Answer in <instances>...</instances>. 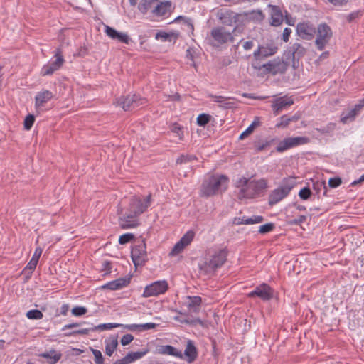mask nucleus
I'll return each instance as SVG.
<instances>
[{"instance_id": "f257e3e1", "label": "nucleus", "mask_w": 364, "mask_h": 364, "mask_svg": "<svg viewBox=\"0 0 364 364\" xmlns=\"http://www.w3.org/2000/svg\"><path fill=\"white\" fill-rule=\"evenodd\" d=\"M237 190V198L240 200L253 199L259 196L268 188V181L265 178L251 180L245 177H240L235 182Z\"/></svg>"}, {"instance_id": "f03ea898", "label": "nucleus", "mask_w": 364, "mask_h": 364, "mask_svg": "<svg viewBox=\"0 0 364 364\" xmlns=\"http://www.w3.org/2000/svg\"><path fill=\"white\" fill-rule=\"evenodd\" d=\"M228 178L225 175L210 176L203 181L200 195L203 197H210L220 194L228 188Z\"/></svg>"}, {"instance_id": "7ed1b4c3", "label": "nucleus", "mask_w": 364, "mask_h": 364, "mask_svg": "<svg viewBox=\"0 0 364 364\" xmlns=\"http://www.w3.org/2000/svg\"><path fill=\"white\" fill-rule=\"evenodd\" d=\"M226 259L227 252L225 250L216 252L198 264L200 272L205 275H210L221 267Z\"/></svg>"}, {"instance_id": "20e7f679", "label": "nucleus", "mask_w": 364, "mask_h": 364, "mask_svg": "<svg viewBox=\"0 0 364 364\" xmlns=\"http://www.w3.org/2000/svg\"><path fill=\"white\" fill-rule=\"evenodd\" d=\"M295 178L287 177L282 179L278 188L273 190L269 196V204L275 205L285 198L296 186Z\"/></svg>"}, {"instance_id": "39448f33", "label": "nucleus", "mask_w": 364, "mask_h": 364, "mask_svg": "<svg viewBox=\"0 0 364 364\" xmlns=\"http://www.w3.org/2000/svg\"><path fill=\"white\" fill-rule=\"evenodd\" d=\"M315 45L318 50H323L329 43L333 31L326 23H319L316 30Z\"/></svg>"}, {"instance_id": "423d86ee", "label": "nucleus", "mask_w": 364, "mask_h": 364, "mask_svg": "<svg viewBox=\"0 0 364 364\" xmlns=\"http://www.w3.org/2000/svg\"><path fill=\"white\" fill-rule=\"evenodd\" d=\"M235 28L232 30L228 29L225 26L215 27L211 30L210 37L213 39V45L219 46L228 42H232L233 32Z\"/></svg>"}, {"instance_id": "0eeeda50", "label": "nucleus", "mask_w": 364, "mask_h": 364, "mask_svg": "<svg viewBox=\"0 0 364 364\" xmlns=\"http://www.w3.org/2000/svg\"><path fill=\"white\" fill-rule=\"evenodd\" d=\"M151 205V195L141 199L137 196H133L130 199L127 212L139 216L145 212Z\"/></svg>"}, {"instance_id": "6e6552de", "label": "nucleus", "mask_w": 364, "mask_h": 364, "mask_svg": "<svg viewBox=\"0 0 364 364\" xmlns=\"http://www.w3.org/2000/svg\"><path fill=\"white\" fill-rule=\"evenodd\" d=\"M146 100L145 98L141 97L139 95H129L125 97L119 98L117 103L122 107L124 111H129L144 105Z\"/></svg>"}, {"instance_id": "1a4fd4ad", "label": "nucleus", "mask_w": 364, "mask_h": 364, "mask_svg": "<svg viewBox=\"0 0 364 364\" xmlns=\"http://www.w3.org/2000/svg\"><path fill=\"white\" fill-rule=\"evenodd\" d=\"M55 60H50L49 63L43 66L41 71V75H50L62 67L65 60L62 51L60 48L56 50L55 53Z\"/></svg>"}, {"instance_id": "9d476101", "label": "nucleus", "mask_w": 364, "mask_h": 364, "mask_svg": "<svg viewBox=\"0 0 364 364\" xmlns=\"http://www.w3.org/2000/svg\"><path fill=\"white\" fill-rule=\"evenodd\" d=\"M309 141V138L305 136L287 137L279 142L276 150L278 152H283L287 149L306 144Z\"/></svg>"}, {"instance_id": "9b49d317", "label": "nucleus", "mask_w": 364, "mask_h": 364, "mask_svg": "<svg viewBox=\"0 0 364 364\" xmlns=\"http://www.w3.org/2000/svg\"><path fill=\"white\" fill-rule=\"evenodd\" d=\"M168 288V284L166 280H160L147 285L143 292V296L145 298L156 296L165 293Z\"/></svg>"}, {"instance_id": "f8f14e48", "label": "nucleus", "mask_w": 364, "mask_h": 364, "mask_svg": "<svg viewBox=\"0 0 364 364\" xmlns=\"http://www.w3.org/2000/svg\"><path fill=\"white\" fill-rule=\"evenodd\" d=\"M132 259L136 266L142 265L147 261L146 246L144 240L132 248Z\"/></svg>"}, {"instance_id": "ddd939ff", "label": "nucleus", "mask_w": 364, "mask_h": 364, "mask_svg": "<svg viewBox=\"0 0 364 364\" xmlns=\"http://www.w3.org/2000/svg\"><path fill=\"white\" fill-rule=\"evenodd\" d=\"M274 291L267 284L263 283L255 288L247 296L250 298L259 297L263 301H269L273 297Z\"/></svg>"}, {"instance_id": "4468645a", "label": "nucleus", "mask_w": 364, "mask_h": 364, "mask_svg": "<svg viewBox=\"0 0 364 364\" xmlns=\"http://www.w3.org/2000/svg\"><path fill=\"white\" fill-rule=\"evenodd\" d=\"M316 28L310 22H302L297 24L296 33L301 38L310 41L314 38Z\"/></svg>"}, {"instance_id": "2eb2a0df", "label": "nucleus", "mask_w": 364, "mask_h": 364, "mask_svg": "<svg viewBox=\"0 0 364 364\" xmlns=\"http://www.w3.org/2000/svg\"><path fill=\"white\" fill-rule=\"evenodd\" d=\"M195 233L192 230L188 231L181 238V240L174 245L171 252H170L171 255H177L183 250L184 248L191 244L192 240H193Z\"/></svg>"}, {"instance_id": "dca6fc26", "label": "nucleus", "mask_w": 364, "mask_h": 364, "mask_svg": "<svg viewBox=\"0 0 364 364\" xmlns=\"http://www.w3.org/2000/svg\"><path fill=\"white\" fill-rule=\"evenodd\" d=\"M364 107V99L356 104L354 107L348 112H343L341 114V121L343 124H347L355 120L356 116L361 112Z\"/></svg>"}, {"instance_id": "f3484780", "label": "nucleus", "mask_w": 364, "mask_h": 364, "mask_svg": "<svg viewBox=\"0 0 364 364\" xmlns=\"http://www.w3.org/2000/svg\"><path fill=\"white\" fill-rule=\"evenodd\" d=\"M53 93L47 90H43L38 92L35 97V107L37 111H43L44 105L53 98Z\"/></svg>"}, {"instance_id": "a211bd4d", "label": "nucleus", "mask_w": 364, "mask_h": 364, "mask_svg": "<svg viewBox=\"0 0 364 364\" xmlns=\"http://www.w3.org/2000/svg\"><path fill=\"white\" fill-rule=\"evenodd\" d=\"M119 226L122 229L134 228L139 225L138 216L127 212V213L119 219Z\"/></svg>"}, {"instance_id": "6ab92c4d", "label": "nucleus", "mask_w": 364, "mask_h": 364, "mask_svg": "<svg viewBox=\"0 0 364 364\" xmlns=\"http://www.w3.org/2000/svg\"><path fill=\"white\" fill-rule=\"evenodd\" d=\"M262 67L269 73L274 75L284 73L287 70V64L279 60H274L265 63Z\"/></svg>"}, {"instance_id": "aec40b11", "label": "nucleus", "mask_w": 364, "mask_h": 364, "mask_svg": "<svg viewBox=\"0 0 364 364\" xmlns=\"http://www.w3.org/2000/svg\"><path fill=\"white\" fill-rule=\"evenodd\" d=\"M294 104V100L290 97H281L272 102V107L275 114Z\"/></svg>"}, {"instance_id": "412c9836", "label": "nucleus", "mask_w": 364, "mask_h": 364, "mask_svg": "<svg viewBox=\"0 0 364 364\" xmlns=\"http://www.w3.org/2000/svg\"><path fill=\"white\" fill-rule=\"evenodd\" d=\"M105 33L112 39L117 40L119 42L129 44L130 41V38L127 33L118 32L108 26H105Z\"/></svg>"}, {"instance_id": "4be33fe9", "label": "nucleus", "mask_w": 364, "mask_h": 364, "mask_svg": "<svg viewBox=\"0 0 364 364\" xmlns=\"http://www.w3.org/2000/svg\"><path fill=\"white\" fill-rule=\"evenodd\" d=\"M288 53L291 56L294 65L295 61L299 60L306 53V48L300 43H294L289 49Z\"/></svg>"}, {"instance_id": "5701e85b", "label": "nucleus", "mask_w": 364, "mask_h": 364, "mask_svg": "<svg viewBox=\"0 0 364 364\" xmlns=\"http://www.w3.org/2000/svg\"><path fill=\"white\" fill-rule=\"evenodd\" d=\"M202 303L201 297L198 296H188L186 298V305L188 310L193 313H198Z\"/></svg>"}, {"instance_id": "b1692460", "label": "nucleus", "mask_w": 364, "mask_h": 364, "mask_svg": "<svg viewBox=\"0 0 364 364\" xmlns=\"http://www.w3.org/2000/svg\"><path fill=\"white\" fill-rule=\"evenodd\" d=\"M271 25L278 26L283 22V15L279 6L269 4Z\"/></svg>"}, {"instance_id": "393cba45", "label": "nucleus", "mask_w": 364, "mask_h": 364, "mask_svg": "<svg viewBox=\"0 0 364 364\" xmlns=\"http://www.w3.org/2000/svg\"><path fill=\"white\" fill-rule=\"evenodd\" d=\"M277 47L274 45H267L265 46H259L257 50L254 52V56L256 58L261 57H268L276 53Z\"/></svg>"}, {"instance_id": "a878e982", "label": "nucleus", "mask_w": 364, "mask_h": 364, "mask_svg": "<svg viewBox=\"0 0 364 364\" xmlns=\"http://www.w3.org/2000/svg\"><path fill=\"white\" fill-rule=\"evenodd\" d=\"M130 282L129 278H119L112 282L105 284L102 287L109 289L110 290L120 289L124 287H127Z\"/></svg>"}, {"instance_id": "bb28decb", "label": "nucleus", "mask_w": 364, "mask_h": 364, "mask_svg": "<svg viewBox=\"0 0 364 364\" xmlns=\"http://www.w3.org/2000/svg\"><path fill=\"white\" fill-rule=\"evenodd\" d=\"M171 3L169 1H165L157 4L152 9V13L157 16H162L166 15L171 11Z\"/></svg>"}, {"instance_id": "cd10ccee", "label": "nucleus", "mask_w": 364, "mask_h": 364, "mask_svg": "<svg viewBox=\"0 0 364 364\" xmlns=\"http://www.w3.org/2000/svg\"><path fill=\"white\" fill-rule=\"evenodd\" d=\"M184 355L187 358V361L191 363H193L198 356V351L191 340H188L184 350Z\"/></svg>"}, {"instance_id": "c85d7f7f", "label": "nucleus", "mask_w": 364, "mask_h": 364, "mask_svg": "<svg viewBox=\"0 0 364 364\" xmlns=\"http://www.w3.org/2000/svg\"><path fill=\"white\" fill-rule=\"evenodd\" d=\"M264 220V218L261 215H254L250 218H246L245 217L242 218H235L233 220V223L235 225H251V224H256V223H260Z\"/></svg>"}, {"instance_id": "c756f323", "label": "nucleus", "mask_w": 364, "mask_h": 364, "mask_svg": "<svg viewBox=\"0 0 364 364\" xmlns=\"http://www.w3.org/2000/svg\"><path fill=\"white\" fill-rule=\"evenodd\" d=\"M105 344L106 355L112 356L118 346L117 336H113L105 339Z\"/></svg>"}, {"instance_id": "7c9ffc66", "label": "nucleus", "mask_w": 364, "mask_h": 364, "mask_svg": "<svg viewBox=\"0 0 364 364\" xmlns=\"http://www.w3.org/2000/svg\"><path fill=\"white\" fill-rule=\"evenodd\" d=\"M158 350L160 354L172 355L181 359L183 358L181 351L170 345L161 346Z\"/></svg>"}, {"instance_id": "2f4dec72", "label": "nucleus", "mask_w": 364, "mask_h": 364, "mask_svg": "<svg viewBox=\"0 0 364 364\" xmlns=\"http://www.w3.org/2000/svg\"><path fill=\"white\" fill-rule=\"evenodd\" d=\"M156 326L154 323H146L144 324H128L124 326V328L131 331H144L153 329Z\"/></svg>"}, {"instance_id": "473e14b6", "label": "nucleus", "mask_w": 364, "mask_h": 364, "mask_svg": "<svg viewBox=\"0 0 364 364\" xmlns=\"http://www.w3.org/2000/svg\"><path fill=\"white\" fill-rule=\"evenodd\" d=\"M210 97L215 102L219 103L223 108L228 109L232 107L233 103L228 102L230 100L229 97L210 95Z\"/></svg>"}, {"instance_id": "72a5a7b5", "label": "nucleus", "mask_w": 364, "mask_h": 364, "mask_svg": "<svg viewBox=\"0 0 364 364\" xmlns=\"http://www.w3.org/2000/svg\"><path fill=\"white\" fill-rule=\"evenodd\" d=\"M157 0H141L139 4V9L143 14H146L149 10L153 9Z\"/></svg>"}, {"instance_id": "f704fd0d", "label": "nucleus", "mask_w": 364, "mask_h": 364, "mask_svg": "<svg viewBox=\"0 0 364 364\" xmlns=\"http://www.w3.org/2000/svg\"><path fill=\"white\" fill-rule=\"evenodd\" d=\"M148 352H149L148 350H145L139 351V352H130L127 354V356L128 358V362L129 363H132L137 360H139L142 357H144Z\"/></svg>"}, {"instance_id": "c9c22d12", "label": "nucleus", "mask_w": 364, "mask_h": 364, "mask_svg": "<svg viewBox=\"0 0 364 364\" xmlns=\"http://www.w3.org/2000/svg\"><path fill=\"white\" fill-rule=\"evenodd\" d=\"M176 36L173 33H166V32H163V31L156 33V34L155 36V38L156 40H161L164 42H166V41L171 42L172 41V39L176 38Z\"/></svg>"}, {"instance_id": "e433bc0d", "label": "nucleus", "mask_w": 364, "mask_h": 364, "mask_svg": "<svg viewBox=\"0 0 364 364\" xmlns=\"http://www.w3.org/2000/svg\"><path fill=\"white\" fill-rule=\"evenodd\" d=\"M124 326L125 325L119 324V323H109L100 324L97 326H94V327H92V329H93V331H97V330L105 331V330H111L114 328H117V327H119V326H122L124 328Z\"/></svg>"}, {"instance_id": "4c0bfd02", "label": "nucleus", "mask_w": 364, "mask_h": 364, "mask_svg": "<svg viewBox=\"0 0 364 364\" xmlns=\"http://www.w3.org/2000/svg\"><path fill=\"white\" fill-rule=\"evenodd\" d=\"M90 331H93L92 327L87 328H81L77 330H74L73 331L66 333L65 335L66 336H75L77 335H88Z\"/></svg>"}, {"instance_id": "58836bf2", "label": "nucleus", "mask_w": 364, "mask_h": 364, "mask_svg": "<svg viewBox=\"0 0 364 364\" xmlns=\"http://www.w3.org/2000/svg\"><path fill=\"white\" fill-rule=\"evenodd\" d=\"M26 316L29 319H41L43 317V313L38 309H32L26 313Z\"/></svg>"}, {"instance_id": "ea45409f", "label": "nucleus", "mask_w": 364, "mask_h": 364, "mask_svg": "<svg viewBox=\"0 0 364 364\" xmlns=\"http://www.w3.org/2000/svg\"><path fill=\"white\" fill-rule=\"evenodd\" d=\"M171 131L178 136L179 139H183V127L178 123H174L171 127Z\"/></svg>"}, {"instance_id": "a19ab883", "label": "nucleus", "mask_w": 364, "mask_h": 364, "mask_svg": "<svg viewBox=\"0 0 364 364\" xmlns=\"http://www.w3.org/2000/svg\"><path fill=\"white\" fill-rule=\"evenodd\" d=\"M336 127V124L333 123H329L325 127L321 128H316V130L320 132L321 134H331L332 133Z\"/></svg>"}, {"instance_id": "79ce46f5", "label": "nucleus", "mask_w": 364, "mask_h": 364, "mask_svg": "<svg viewBox=\"0 0 364 364\" xmlns=\"http://www.w3.org/2000/svg\"><path fill=\"white\" fill-rule=\"evenodd\" d=\"M210 116L209 114H200L197 117V124L199 126L203 127V126H205L210 122Z\"/></svg>"}, {"instance_id": "37998d69", "label": "nucleus", "mask_w": 364, "mask_h": 364, "mask_svg": "<svg viewBox=\"0 0 364 364\" xmlns=\"http://www.w3.org/2000/svg\"><path fill=\"white\" fill-rule=\"evenodd\" d=\"M274 228V224L269 223L262 225H260L259 228V232L260 234H266L269 232H272Z\"/></svg>"}, {"instance_id": "c03bdc74", "label": "nucleus", "mask_w": 364, "mask_h": 364, "mask_svg": "<svg viewBox=\"0 0 364 364\" xmlns=\"http://www.w3.org/2000/svg\"><path fill=\"white\" fill-rule=\"evenodd\" d=\"M91 351L95 357V364H104V358L101 351L97 349L91 348Z\"/></svg>"}, {"instance_id": "a18cd8bd", "label": "nucleus", "mask_w": 364, "mask_h": 364, "mask_svg": "<svg viewBox=\"0 0 364 364\" xmlns=\"http://www.w3.org/2000/svg\"><path fill=\"white\" fill-rule=\"evenodd\" d=\"M194 159H196V158L193 155H181L177 159L176 163L178 164H186Z\"/></svg>"}, {"instance_id": "49530a36", "label": "nucleus", "mask_w": 364, "mask_h": 364, "mask_svg": "<svg viewBox=\"0 0 364 364\" xmlns=\"http://www.w3.org/2000/svg\"><path fill=\"white\" fill-rule=\"evenodd\" d=\"M134 237V235L132 233H126L121 235L119 238V242L121 245H124L129 242Z\"/></svg>"}, {"instance_id": "de8ad7c7", "label": "nucleus", "mask_w": 364, "mask_h": 364, "mask_svg": "<svg viewBox=\"0 0 364 364\" xmlns=\"http://www.w3.org/2000/svg\"><path fill=\"white\" fill-rule=\"evenodd\" d=\"M43 358H47V359H53V363H57L61 357L60 354H56L54 352L53 353H45L41 355Z\"/></svg>"}, {"instance_id": "09e8293b", "label": "nucleus", "mask_w": 364, "mask_h": 364, "mask_svg": "<svg viewBox=\"0 0 364 364\" xmlns=\"http://www.w3.org/2000/svg\"><path fill=\"white\" fill-rule=\"evenodd\" d=\"M87 312V309L83 306H75L72 309L73 315L75 316H80L85 314Z\"/></svg>"}, {"instance_id": "8fccbe9b", "label": "nucleus", "mask_w": 364, "mask_h": 364, "mask_svg": "<svg viewBox=\"0 0 364 364\" xmlns=\"http://www.w3.org/2000/svg\"><path fill=\"white\" fill-rule=\"evenodd\" d=\"M279 122L277 124V127H287L291 122L287 115H283L279 119Z\"/></svg>"}, {"instance_id": "3c124183", "label": "nucleus", "mask_w": 364, "mask_h": 364, "mask_svg": "<svg viewBox=\"0 0 364 364\" xmlns=\"http://www.w3.org/2000/svg\"><path fill=\"white\" fill-rule=\"evenodd\" d=\"M311 195V191L309 188H304L300 190L299 196L302 200H307Z\"/></svg>"}, {"instance_id": "603ef678", "label": "nucleus", "mask_w": 364, "mask_h": 364, "mask_svg": "<svg viewBox=\"0 0 364 364\" xmlns=\"http://www.w3.org/2000/svg\"><path fill=\"white\" fill-rule=\"evenodd\" d=\"M34 117L31 114L28 115L24 120V128L29 130L34 123Z\"/></svg>"}, {"instance_id": "864d4df0", "label": "nucleus", "mask_w": 364, "mask_h": 364, "mask_svg": "<svg viewBox=\"0 0 364 364\" xmlns=\"http://www.w3.org/2000/svg\"><path fill=\"white\" fill-rule=\"evenodd\" d=\"M341 178L339 177L331 178L328 181L329 186L333 188L338 187L341 184Z\"/></svg>"}, {"instance_id": "5fc2aeb1", "label": "nucleus", "mask_w": 364, "mask_h": 364, "mask_svg": "<svg viewBox=\"0 0 364 364\" xmlns=\"http://www.w3.org/2000/svg\"><path fill=\"white\" fill-rule=\"evenodd\" d=\"M134 340V336L132 334L124 335L121 338V344L122 346H127L129 344Z\"/></svg>"}, {"instance_id": "6e6d98bb", "label": "nucleus", "mask_w": 364, "mask_h": 364, "mask_svg": "<svg viewBox=\"0 0 364 364\" xmlns=\"http://www.w3.org/2000/svg\"><path fill=\"white\" fill-rule=\"evenodd\" d=\"M102 270L105 272V274H107L111 272L112 265L108 261H104L102 265Z\"/></svg>"}, {"instance_id": "4d7b16f0", "label": "nucleus", "mask_w": 364, "mask_h": 364, "mask_svg": "<svg viewBox=\"0 0 364 364\" xmlns=\"http://www.w3.org/2000/svg\"><path fill=\"white\" fill-rule=\"evenodd\" d=\"M42 252H43V250L41 247H36L35 250V252L31 257V259H33V260L34 259V261L38 262L39 260V258L42 254Z\"/></svg>"}, {"instance_id": "13d9d810", "label": "nucleus", "mask_w": 364, "mask_h": 364, "mask_svg": "<svg viewBox=\"0 0 364 364\" xmlns=\"http://www.w3.org/2000/svg\"><path fill=\"white\" fill-rule=\"evenodd\" d=\"M253 126H249L240 135L239 139H244L245 137H247L249 134H250L252 132Z\"/></svg>"}, {"instance_id": "bf43d9fd", "label": "nucleus", "mask_w": 364, "mask_h": 364, "mask_svg": "<svg viewBox=\"0 0 364 364\" xmlns=\"http://www.w3.org/2000/svg\"><path fill=\"white\" fill-rule=\"evenodd\" d=\"M291 33V29L289 28H285L283 34H282V39L284 42H287L289 39V36Z\"/></svg>"}, {"instance_id": "052dcab7", "label": "nucleus", "mask_w": 364, "mask_h": 364, "mask_svg": "<svg viewBox=\"0 0 364 364\" xmlns=\"http://www.w3.org/2000/svg\"><path fill=\"white\" fill-rule=\"evenodd\" d=\"M82 323H77V322H75V323H69V324H67V325H65L63 328H62V331H65L67 329H71V328H76V327H79L82 325Z\"/></svg>"}, {"instance_id": "680f3d73", "label": "nucleus", "mask_w": 364, "mask_h": 364, "mask_svg": "<svg viewBox=\"0 0 364 364\" xmlns=\"http://www.w3.org/2000/svg\"><path fill=\"white\" fill-rule=\"evenodd\" d=\"M37 264V262L34 261V259L33 260L31 259V260L26 267V269H29L31 272H33L36 269Z\"/></svg>"}, {"instance_id": "e2e57ef3", "label": "nucleus", "mask_w": 364, "mask_h": 364, "mask_svg": "<svg viewBox=\"0 0 364 364\" xmlns=\"http://www.w3.org/2000/svg\"><path fill=\"white\" fill-rule=\"evenodd\" d=\"M253 46H254L253 42L252 41H245L243 43L242 47L245 50H250L252 48Z\"/></svg>"}, {"instance_id": "0e129e2a", "label": "nucleus", "mask_w": 364, "mask_h": 364, "mask_svg": "<svg viewBox=\"0 0 364 364\" xmlns=\"http://www.w3.org/2000/svg\"><path fill=\"white\" fill-rule=\"evenodd\" d=\"M306 216L300 215L297 219H295L293 221V223L296 224V225H299L301 223H304L306 221Z\"/></svg>"}, {"instance_id": "69168bd1", "label": "nucleus", "mask_w": 364, "mask_h": 364, "mask_svg": "<svg viewBox=\"0 0 364 364\" xmlns=\"http://www.w3.org/2000/svg\"><path fill=\"white\" fill-rule=\"evenodd\" d=\"M359 16H360L359 11L353 12L348 16V20L349 21H352L355 20L356 18H358Z\"/></svg>"}, {"instance_id": "338daca9", "label": "nucleus", "mask_w": 364, "mask_h": 364, "mask_svg": "<svg viewBox=\"0 0 364 364\" xmlns=\"http://www.w3.org/2000/svg\"><path fill=\"white\" fill-rule=\"evenodd\" d=\"M113 364H129L127 356H124L122 359L117 360Z\"/></svg>"}, {"instance_id": "774afa93", "label": "nucleus", "mask_w": 364, "mask_h": 364, "mask_svg": "<svg viewBox=\"0 0 364 364\" xmlns=\"http://www.w3.org/2000/svg\"><path fill=\"white\" fill-rule=\"evenodd\" d=\"M364 182V174H363L360 178L358 180H355L353 182L351 183V186H356L357 184H359V183H361Z\"/></svg>"}]
</instances>
